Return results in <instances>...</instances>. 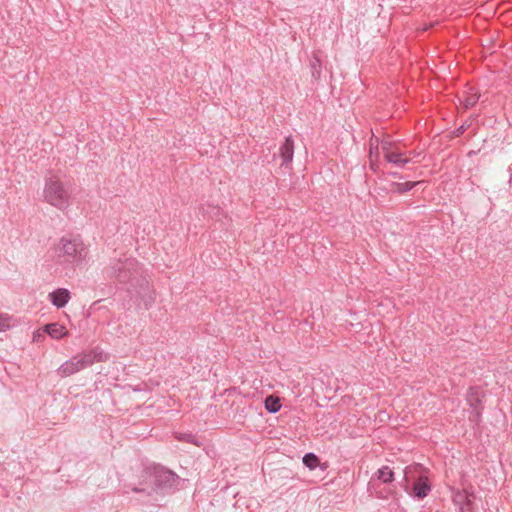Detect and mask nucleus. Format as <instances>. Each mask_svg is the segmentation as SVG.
<instances>
[{
	"label": "nucleus",
	"mask_w": 512,
	"mask_h": 512,
	"mask_svg": "<svg viewBox=\"0 0 512 512\" xmlns=\"http://www.w3.org/2000/svg\"><path fill=\"white\" fill-rule=\"evenodd\" d=\"M88 255L89 248L79 236H63L53 247V258L63 267L82 265Z\"/></svg>",
	"instance_id": "1"
},
{
	"label": "nucleus",
	"mask_w": 512,
	"mask_h": 512,
	"mask_svg": "<svg viewBox=\"0 0 512 512\" xmlns=\"http://www.w3.org/2000/svg\"><path fill=\"white\" fill-rule=\"evenodd\" d=\"M105 360L106 355L99 348L82 351L62 363L57 369V374L61 378H66Z\"/></svg>",
	"instance_id": "2"
},
{
	"label": "nucleus",
	"mask_w": 512,
	"mask_h": 512,
	"mask_svg": "<svg viewBox=\"0 0 512 512\" xmlns=\"http://www.w3.org/2000/svg\"><path fill=\"white\" fill-rule=\"evenodd\" d=\"M44 200L60 210L67 209L71 204V195L60 179L50 175L45 179L43 189Z\"/></svg>",
	"instance_id": "3"
},
{
	"label": "nucleus",
	"mask_w": 512,
	"mask_h": 512,
	"mask_svg": "<svg viewBox=\"0 0 512 512\" xmlns=\"http://www.w3.org/2000/svg\"><path fill=\"white\" fill-rule=\"evenodd\" d=\"M139 269V263L132 258H125L124 260L114 261L109 272L111 276L124 282L128 280L134 273H137Z\"/></svg>",
	"instance_id": "4"
},
{
	"label": "nucleus",
	"mask_w": 512,
	"mask_h": 512,
	"mask_svg": "<svg viewBox=\"0 0 512 512\" xmlns=\"http://www.w3.org/2000/svg\"><path fill=\"white\" fill-rule=\"evenodd\" d=\"M390 146L391 145L388 142H384L382 144L384 157L389 163L394 164L397 167L403 168L407 163L411 161V159L406 157L402 152L398 150L392 151Z\"/></svg>",
	"instance_id": "5"
},
{
	"label": "nucleus",
	"mask_w": 512,
	"mask_h": 512,
	"mask_svg": "<svg viewBox=\"0 0 512 512\" xmlns=\"http://www.w3.org/2000/svg\"><path fill=\"white\" fill-rule=\"evenodd\" d=\"M178 477L172 471L160 468L155 470L154 481L158 487H171L173 486Z\"/></svg>",
	"instance_id": "6"
},
{
	"label": "nucleus",
	"mask_w": 512,
	"mask_h": 512,
	"mask_svg": "<svg viewBox=\"0 0 512 512\" xmlns=\"http://www.w3.org/2000/svg\"><path fill=\"white\" fill-rule=\"evenodd\" d=\"M48 298L55 307L62 308L71 299V294L68 289L58 288L50 292Z\"/></svg>",
	"instance_id": "7"
},
{
	"label": "nucleus",
	"mask_w": 512,
	"mask_h": 512,
	"mask_svg": "<svg viewBox=\"0 0 512 512\" xmlns=\"http://www.w3.org/2000/svg\"><path fill=\"white\" fill-rule=\"evenodd\" d=\"M471 496L466 490L454 493L453 502L459 507V512H472Z\"/></svg>",
	"instance_id": "8"
},
{
	"label": "nucleus",
	"mask_w": 512,
	"mask_h": 512,
	"mask_svg": "<svg viewBox=\"0 0 512 512\" xmlns=\"http://www.w3.org/2000/svg\"><path fill=\"white\" fill-rule=\"evenodd\" d=\"M294 155V141L291 136L286 137L284 143L280 147V156L283 160V165H289L293 160Z\"/></svg>",
	"instance_id": "9"
},
{
	"label": "nucleus",
	"mask_w": 512,
	"mask_h": 512,
	"mask_svg": "<svg viewBox=\"0 0 512 512\" xmlns=\"http://www.w3.org/2000/svg\"><path fill=\"white\" fill-rule=\"evenodd\" d=\"M483 396V391L479 388H471L467 394V401L469 405L476 410L477 415L480 413L479 409L482 404Z\"/></svg>",
	"instance_id": "10"
},
{
	"label": "nucleus",
	"mask_w": 512,
	"mask_h": 512,
	"mask_svg": "<svg viewBox=\"0 0 512 512\" xmlns=\"http://www.w3.org/2000/svg\"><path fill=\"white\" fill-rule=\"evenodd\" d=\"M44 332L53 339H61L68 335V331L63 325L59 323H50L44 326Z\"/></svg>",
	"instance_id": "11"
},
{
	"label": "nucleus",
	"mask_w": 512,
	"mask_h": 512,
	"mask_svg": "<svg viewBox=\"0 0 512 512\" xmlns=\"http://www.w3.org/2000/svg\"><path fill=\"white\" fill-rule=\"evenodd\" d=\"M431 490L427 478H419L413 486L414 495L420 499L426 497Z\"/></svg>",
	"instance_id": "12"
},
{
	"label": "nucleus",
	"mask_w": 512,
	"mask_h": 512,
	"mask_svg": "<svg viewBox=\"0 0 512 512\" xmlns=\"http://www.w3.org/2000/svg\"><path fill=\"white\" fill-rule=\"evenodd\" d=\"M16 325L13 316L0 311V333L5 332Z\"/></svg>",
	"instance_id": "13"
},
{
	"label": "nucleus",
	"mask_w": 512,
	"mask_h": 512,
	"mask_svg": "<svg viewBox=\"0 0 512 512\" xmlns=\"http://www.w3.org/2000/svg\"><path fill=\"white\" fill-rule=\"evenodd\" d=\"M466 96L463 98L462 103L466 108L473 107L477 101L479 100V95L474 91L473 88H470L466 92Z\"/></svg>",
	"instance_id": "14"
},
{
	"label": "nucleus",
	"mask_w": 512,
	"mask_h": 512,
	"mask_svg": "<svg viewBox=\"0 0 512 512\" xmlns=\"http://www.w3.org/2000/svg\"><path fill=\"white\" fill-rule=\"evenodd\" d=\"M377 476L383 483H390L393 481L394 473L388 466H383L377 471Z\"/></svg>",
	"instance_id": "15"
},
{
	"label": "nucleus",
	"mask_w": 512,
	"mask_h": 512,
	"mask_svg": "<svg viewBox=\"0 0 512 512\" xmlns=\"http://www.w3.org/2000/svg\"><path fill=\"white\" fill-rule=\"evenodd\" d=\"M265 408L270 412V413H276L280 410L281 408V404L279 402V399L277 397H274V396H268L266 399H265Z\"/></svg>",
	"instance_id": "16"
},
{
	"label": "nucleus",
	"mask_w": 512,
	"mask_h": 512,
	"mask_svg": "<svg viewBox=\"0 0 512 512\" xmlns=\"http://www.w3.org/2000/svg\"><path fill=\"white\" fill-rule=\"evenodd\" d=\"M312 77L319 79L321 76V61L317 56H314L310 62Z\"/></svg>",
	"instance_id": "17"
},
{
	"label": "nucleus",
	"mask_w": 512,
	"mask_h": 512,
	"mask_svg": "<svg viewBox=\"0 0 512 512\" xmlns=\"http://www.w3.org/2000/svg\"><path fill=\"white\" fill-rule=\"evenodd\" d=\"M303 463L310 469H315L318 466L319 459L313 453H307L303 457Z\"/></svg>",
	"instance_id": "18"
},
{
	"label": "nucleus",
	"mask_w": 512,
	"mask_h": 512,
	"mask_svg": "<svg viewBox=\"0 0 512 512\" xmlns=\"http://www.w3.org/2000/svg\"><path fill=\"white\" fill-rule=\"evenodd\" d=\"M419 183H420L419 181H415V182L394 183L393 185L395 186V190L397 192L403 193V192H407V191L411 190L412 188L417 186Z\"/></svg>",
	"instance_id": "19"
},
{
	"label": "nucleus",
	"mask_w": 512,
	"mask_h": 512,
	"mask_svg": "<svg viewBox=\"0 0 512 512\" xmlns=\"http://www.w3.org/2000/svg\"><path fill=\"white\" fill-rule=\"evenodd\" d=\"M176 438H178L179 440L181 441H186V442H190V443H195L194 441V436L191 435V434H187V433H180V434H177L176 435Z\"/></svg>",
	"instance_id": "20"
},
{
	"label": "nucleus",
	"mask_w": 512,
	"mask_h": 512,
	"mask_svg": "<svg viewBox=\"0 0 512 512\" xmlns=\"http://www.w3.org/2000/svg\"><path fill=\"white\" fill-rule=\"evenodd\" d=\"M43 338H44V335L40 331H36L33 333V341L34 342H40Z\"/></svg>",
	"instance_id": "21"
},
{
	"label": "nucleus",
	"mask_w": 512,
	"mask_h": 512,
	"mask_svg": "<svg viewBox=\"0 0 512 512\" xmlns=\"http://www.w3.org/2000/svg\"><path fill=\"white\" fill-rule=\"evenodd\" d=\"M373 153H375V150H373V148L371 147V148H370V158H371V159H372Z\"/></svg>",
	"instance_id": "22"
},
{
	"label": "nucleus",
	"mask_w": 512,
	"mask_h": 512,
	"mask_svg": "<svg viewBox=\"0 0 512 512\" xmlns=\"http://www.w3.org/2000/svg\"><path fill=\"white\" fill-rule=\"evenodd\" d=\"M373 153H375V150H373V148L371 147V148H370V158H371V159H372Z\"/></svg>",
	"instance_id": "23"
}]
</instances>
